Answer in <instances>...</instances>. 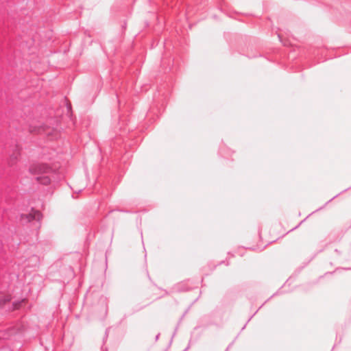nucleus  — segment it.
I'll use <instances>...</instances> for the list:
<instances>
[{
  "instance_id": "2",
  "label": "nucleus",
  "mask_w": 351,
  "mask_h": 351,
  "mask_svg": "<svg viewBox=\"0 0 351 351\" xmlns=\"http://www.w3.org/2000/svg\"><path fill=\"white\" fill-rule=\"evenodd\" d=\"M21 220L25 222H30L33 220L40 221L42 219V215L39 211L32 210L29 214H23L21 215Z\"/></svg>"
},
{
  "instance_id": "4",
  "label": "nucleus",
  "mask_w": 351,
  "mask_h": 351,
  "mask_svg": "<svg viewBox=\"0 0 351 351\" xmlns=\"http://www.w3.org/2000/svg\"><path fill=\"white\" fill-rule=\"evenodd\" d=\"M11 297L8 294L0 293V307L3 306L6 303L9 302Z\"/></svg>"
},
{
  "instance_id": "6",
  "label": "nucleus",
  "mask_w": 351,
  "mask_h": 351,
  "mask_svg": "<svg viewBox=\"0 0 351 351\" xmlns=\"http://www.w3.org/2000/svg\"><path fill=\"white\" fill-rule=\"evenodd\" d=\"M25 302H26L25 300H22L21 302H19L18 303H14V308L15 309L19 308V307L21 305V304L25 303Z\"/></svg>"
},
{
  "instance_id": "5",
  "label": "nucleus",
  "mask_w": 351,
  "mask_h": 351,
  "mask_svg": "<svg viewBox=\"0 0 351 351\" xmlns=\"http://www.w3.org/2000/svg\"><path fill=\"white\" fill-rule=\"evenodd\" d=\"M37 180L43 184H48L50 183V178L47 176H40L36 178Z\"/></svg>"
},
{
  "instance_id": "3",
  "label": "nucleus",
  "mask_w": 351,
  "mask_h": 351,
  "mask_svg": "<svg viewBox=\"0 0 351 351\" xmlns=\"http://www.w3.org/2000/svg\"><path fill=\"white\" fill-rule=\"evenodd\" d=\"M20 153L18 150L14 151L10 156L8 163L10 165H14L19 160Z\"/></svg>"
},
{
  "instance_id": "1",
  "label": "nucleus",
  "mask_w": 351,
  "mask_h": 351,
  "mask_svg": "<svg viewBox=\"0 0 351 351\" xmlns=\"http://www.w3.org/2000/svg\"><path fill=\"white\" fill-rule=\"evenodd\" d=\"M30 171L35 175L42 176L43 174L50 173L51 168L45 164L36 165L30 168Z\"/></svg>"
}]
</instances>
